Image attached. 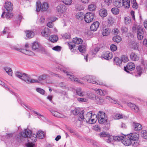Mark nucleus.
Wrapping results in <instances>:
<instances>
[{
    "mask_svg": "<svg viewBox=\"0 0 147 147\" xmlns=\"http://www.w3.org/2000/svg\"><path fill=\"white\" fill-rule=\"evenodd\" d=\"M31 132L29 130L26 129L23 131L21 132L19 134V138L17 137L18 140L19 139H21L22 137L27 138L28 144L27 147H34V144L32 143L35 142L36 141V138L37 137L36 135L34 134H31Z\"/></svg>",
    "mask_w": 147,
    "mask_h": 147,
    "instance_id": "nucleus-1",
    "label": "nucleus"
},
{
    "mask_svg": "<svg viewBox=\"0 0 147 147\" xmlns=\"http://www.w3.org/2000/svg\"><path fill=\"white\" fill-rule=\"evenodd\" d=\"M97 117L96 115L94 114L92 115V113L90 112L83 115V119H84L86 122L90 124H92L96 122V119L94 117Z\"/></svg>",
    "mask_w": 147,
    "mask_h": 147,
    "instance_id": "nucleus-2",
    "label": "nucleus"
},
{
    "mask_svg": "<svg viewBox=\"0 0 147 147\" xmlns=\"http://www.w3.org/2000/svg\"><path fill=\"white\" fill-rule=\"evenodd\" d=\"M36 11L38 12L40 10L42 11H45L49 7L48 4L46 2H44L42 4L40 2L38 1L36 2Z\"/></svg>",
    "mask_w": 147,
    "mask_h": 147,
    "instance_id": "nucleus-3",
    "label": "nucleus"
},
{
    "mask_svg": "<svg viewBox=\"0 0 147 147\" xmlns=\"http://www.w3.org/2000/svg\"><path fill=\"white\" fill-rule=\"evenodd\" d=\"M25 49L21 48H18L16 47H14V49L16 50L28 55L32 56L34 55L32 52L28 50L29 48V46L28 43H26L25 44Z\"/></svg>",
    "mask_w": 147,
    "mask_h": 147,
    "instance_id": "nucleus-4",
    "label": "nucleus"
},
{
    "mask_svg": "<svg viewBox=\"0 0 147 147\" xmlns=\"http://www.w3.org/2000/svg\"><path fill=\"white\" fill-rule=\"evenodd\" d=\"M93 78V77L92 76H87L84 78V79L85 81L86 80V81L88 82H90L93 84H95L100 85H105V84L101 81H97V82H96L94 81H92L91 80H90L91 78H92V80Z\"/></svg>",
    "mask_w": 147,
    "mask_h": 147,
    "instance_id": "nucleus-5",
    "label": "nucleus"
},
{
    "mask_svg": "<svg viewBox=\"0 0 147 147\" xmlns=\"http://www.w3.org/2000/svg\"><path fill=\"white\" fill-rule=\"evenodd\" d=\"M94 18V14L93 13H88L85 15L84 19L87 23H90L93 21Z\"/></svg>",
    "mask_w": 147,
    "mask_h": 147,
    "instance_id": "nucleus-6",
    "label": "nucleus"
},
{
    "mask_svg": "<svg viewBox=\"0 0 147 147\" xmlns=\"http://www.w3.org/2000/svg\"><path fill=\"white\" fill-rule=\"evenodd\" d=\"M82 110L80 108H76L75 109L72 111L73 114L75 115H78L80 112L81 113L78 116V119L79 121H81L83 119V112Z\"/></svg>",
    "mask_w": 147,
    "mask_h": 147,
    "instance_id": "nucleus-7",
    "label": "nucleus"
},
{
    "mask_svg": "<svg viewBox=\"0 0 147 147\" xmlns=\"http://www.w3.org/2000/svg\"><path fill=\"white\" fill-rule=\"evenodd\" d=\"M91 99L95 100L97 96L94 94L90 93L89 95L88 93H84L83 94V102H86L88 100V97Z\"/></svg>",
    "mask_w": 147,
    "mask_h": 147,
    "instance_id": "nucleus-8",
    "label": "nucleus"
},
{
    "mask_svg": "<svg viewBox=\"0 0 147 147\" xmlns=\"http://www.w3.org/2000/svg\"><path fill=\"white\" fill-rule=\"evenodd\" d=\"M99 49L98 47H96L94 49L92 50L88 54L84 57V59L86 60V62L88 61V58H91L92 57L91 56H93L95 55L99 51Z\"/></svg>",
    "mask_w": 147,
    "mask_h": 147,
    "instance_id": "nucleus-9",
    "label": "nucleus"
},
{
    "mask_svg": "<svg viewBox=\"0 0 147 147\" xmlns=\"http://www.w3.org/2000/svg\"><path fill=\"white\" fill-rule=\"evenodd\" d=\"M60 70L63 71L64 73H67V76H69V78L70 79L71 81L76 82L77 83H81L80 82V81L77 78L75 77L73 75H71L69 74H67V72L66 70H64V69L62 68H60Z\"/></svg>",
    "mask_w": 147,
    "mask_h": 147,
    "instance_id": "nucleus-10",
    "label": "nucleus"
},
{
    "mask_svg": "<svg viewBox=\"0 0 147 147\" xmlns=\"http://www.w3.org/2000/svg\"><path fill=\"white\" fill-rule=\"evenodd\" d=\"M127 137L129 138L131 141L138 140L139 137V135L138 134L134 133H131L127 135Z\"/></svg>",
    "mask_w": 147,
    "mask_h": 147,
    "instance_id": "nucleus-11",
    "label": "nucleus"
},
{
    "mask_svg": "<svg viewBox=\"0 0 147 147\" xmlns=\"http://www.w3.org/2000/svg\"><path fill=\"white\" fill-rule=\"evenodd\" d=\"M15 75L16 77L24 81L26 77L28 76V74L25 73H23L19 71L16 72Z\"/></svg>",
    "mask_w": 147,
    "mask_h": 147,
    "instance_id": "nucleus-12",
    "label": "nucleus"
},
{
    "mask_svg": "<svg viewBox=\"0 0 147 147\" xmlns=\"http://www.w3.org/2000/svg\"><path fill=\"white\" fill-rule=\"evenodd\" d=\"M135 67L134 64L132 62H130L127 63L126 67H124V69L125 71L127 72H129L127 71V69L129 70H132L134 69Z\"/></svg>",
    "mask_w": 147,
    "mask_h": 147,
    "instance_id": "nucleus-13",
    "label": "nucleus"
},
{
    "mask_svg": "<svg viewBox=\"0 0 147 147\" xmlns=\"http://www.w3.org/2000/svg\"><path fill=\"white\" fill-rule=\"evenodd\" d=\"M100 23L97 21L94 22L91 25L90 29L91 31H95L99 28Z\"/></svg>",
    "mask_w": 147,
    "mask_h": 147,
    "instance_id": "nucleus-14",
    "label": "nucleus"
},
{
    "mask_svg": "<svg viewBox=\"0 0 147 147\" xmlns=\"http://www.w3.org/2000/svg\"><path fill=\"white\" fill-rule=\"evenodd\" d=\"M57 11L60 13H63L66 11V6L63 4H60L56 7Z\"/></svg>",
    "mask_w": 147,
    "mask_h": 147,
    "instance_id": "nucleus-15",
    "label": "nucleus"
},
{
    "mask_svg": "<svg viewBox=\"0 0 147 147\" xmlns=\"http://www.w3.org/2000/svg\"><path fill=\"white\" fill-rule=\"evenodd\" d=\"M132 126L133 129L135 131H139L142 129V125L136 122H133Z\"/></svg>",
    "mask_w": 147,
    "mask_h": 147,
    "instance_id": "nucleus-16",
    "label": "nucleus"
},
{
    "mask_svg": "<svg viewBox=\"0 0 147 147\" xmlns=\"http://www.w3.org/2000/svg\"><path fill=\"white\" fill-rule=\"evenodd\" d=\"M101 57L105 59L109 60L112 58L113 55L111 53L107 51L103 53Z\"/></svg>",
    "mask_w": 147,
    "mask_h": 147,
    "instance_id": "nucleus-17",
    "label": "nucleus"
},
{
    "mask_svg": "<svg viewBox=\"0 0 147 147\" xmlns=\"http://www.w3.org/2000/svg\"><path fill=\"white\" fill-rule=\"evenodd\" d=\"M127 105L130 107L135 112L138 113L139 111V108L135 104L131 103L130 102H127Z\"/></svg>",
    "mask_w": 147,
    "mask_h": 147,
    "instance_id": "nucleus-18",
    "label": "nucleus"
},
{
    "mask_svg": "<svg viewBox=\"0 0 147 147\" xmlns=\"http://www.w3.org/2000/svg\"><path fill=\"white\" fill-rule=\"evenodd\" d=\"M42 35L45 37H48L50 35V30L48 28H45L41 32Z\"/></svg>",
    "mask_w": 147,
    "mask_h": 147,
    "instance_id": "nucleus-19",
    "label": "nucleus"
},
{
    "mask_svg": "<svg viewBox=\"0 0 147 147\" xmlns=\"http://www.w3.org/2000/svg\"><path fill=\"white\" fill-rule=\"evenodd\" d=\"M4 7L7 11H11L13 9L12 4L10 2H6Z\"/></svg>",
    "mask_w": 147,
    "mask_h": 147,
    "instance_id": "nucleus-20",
    "label": "nucleus"
},
{
    "mask_svg": "<svg viewBox=\"0 0 147 147\" xmlns=\"http://www.w3.org/2000/svg\"><path fill=\"white\" fill-rule=\"evenodd\" d=\"M49 111L51 112L52 114L55 117L62 118L66 117L65 116L58 112L54 111L53 110H49Z\"/></svg>",
    "mask_w": 147,
    "mask_h": 147,
    "instance_id": "nucleus-21",
    "label": "nucleus"
},
{
    "mask_svg": "<svg viewBox=\"0 0 147 147\" xmlns=\"http://www.w3.org/2000/svg\"><path fill=\"white\" fill-rule=\"evenodd\" d=\"M26 83L28 84L33 83H38L39 80L34 79H31L30 78L29 76L28 75V76L26 78L25 81Z\"/></svg>",
    "mask_w": 147,
    "mask_h": 147,
    "instance_id": "nucleus-22",
    "label": "nucleus"
},
{
    "mask_svg": "<svg viewBox=\"0 0 147 147\" xmlns=\"http://www.w3.org/2000/svg\"><path fill=\"white\" fill-rule=\"evenodd\" d=\"M130 58L132 61H136L139 60V57L134 52H133L130 55Z\"/></svg>",
    "mask_w": 147,
    "mask_h": 147,
    "instance_id": "nucleus-23",
    "label": "nucleus"
},
{
    "mask_svg": "<svg viewBox=\"0 0 147 147\" xmlns=\"http://www.w3.org/2000/svg\"><path fill=\"white\" fill-rule=\"evenodd\" d=\"M122 142L123 144L125 145L129 146L132 143L131 140L129 138H125L122 140Z\"/></svg>",
    "mask_w": 147,
    "mask_h": 147,
    "instance_id": "nucleus-24",
    "label": "nucleus"
},
{
    "mask_svg": "<svg viewBox=\"0 0 147 147\" xmlns=\"http://www.w3.org/2000/svg\"><path fill=\"white\" fill-rule=\"evenodd\" d=\"M122 6L125 8H129L130 6V0H122Z\"/></svg>",
    "mask_w": 147,
    "mask_h": 147,
    "instance_id": "nucleus-25",
    "label": "nucleus"
},
{
    "mask_svg": "<svg viewBox=\"0 0 147 147\" xmlns=\"http://www.w3.org/2000/svg\"><path fill=\"white\" fill-rule=\"evenodd\" d=\"M95 102L98 104H102L104 102V99L100 96H97L94 100Z\"/></svg>",
    "mask_w": 147,
    "mask_h": 147,
    "instance_id": "nucleus-26",
    "label": "nucleus"
},
{
    "mask_svg": "<svg viewBox=\"0 0 147 147\" xmlns=\"http://www.w3.org/2000/svg\"><path fill=\"white\" fill-rule=\"evenodd\" d=\"M99 14L102 17H105L107 15V11L104 9H100L99 11Z\"/></svg>",
    "mask_w": 147,
    "mask_h": 147,
    "instance_id": "nucleus-27",
    "label": "nucleus"
},
{
    "mask_svg": "<svg viewBox=\"0 0 147 147\" xmlns=\"http://www.w3.org/2000/svg\"><path fill=\"white\" fill-rule=\"evenodd\" d=\"M26 36L29 38H31L33 37L35 34L34 32L30 30L26 31Z\"/></svg>",
    "mask_w": 147,
    "mask_h": 147,
    "instance_id": "nucleus-28",
    "label": "nucleus"
},
{
    "mask_svg": "<svg viewBox=\"0 0 147 147\" xmlns=\"http://www.w3.org/2000/svg\"><path fill=\"white\" fill-rule=\"evenodd\" d=\"M95 119H96V120L97 119H98V121L100 123L103 124H106L107 122V119L106 117H101L98 118H96Z\"/></svg>",
    "mask_w": 147,
    "mask_h": 147,
    "instance_id": "nucleus-29",
    "label": "nucleus"
},
{
    "mask_svg": "<svg viewBox=\"0 0 147 147\" xmlns=\"http://www.w3.org/2000/svg\"><path fill=\"white\" fill-rule=\"evenodd\" d=\"M144 29L140 26H138L136 29L137 34H144Z\"/></svg>",
    "mask_w": 147,
    "mask_h": 147,
    "instance_id": "nucleus-30",
    "label": "nucleus"
},
{
    "mask_svg": "<svg viewBox=\"0 0 147 147\" xmlns=\"http://www.w3.org/2000/svg\"><path fill=\"white\" fill-rule=\"evenodd\" d=\"M45 132L42 131H39L37 132V136L38 138L39 139H42L45 136Z\"/></svg>",
    "mask_w": 147,
    "mask_h": 147,
    "instance_id": "nucleus-31",
    "label": "nucleus"
},
{
    "mask_svg": "<svg viewBox=\"0 0 147 147\" xmlns=\"http://www.w3.org/2000/svg\"><path fill=\"white\" fill-rule=\"evenodd\" d=\"M3 69L9 76H11L12 75V71L11 69L8 67H4Z\"/></svg>",
    "mask_w": 147,
    "mask_h": 147,
    "instance_id": "nucleus-32",
    "label": "nucleus"
},
{
    "mask_svg": "<svg viewBox=\"0 0 147 147\" xmlns=\"http://www.w3.org/2000/svg\"><path fill=\"white\" fill-rule=\"evenodd\" d=\"M58 39V37L55 35H51L49 38V40L53 42H57Z\"/></svg>",
    "mask_w": 147,
    "mask_h": 147,
    "instance_id": "nucleus-33",
    "label": "nucleus"
},
{
    "mask_svg": "<svg viewBox=\"0 0 147 147\" xmlns=\"http://www.w3.org/2000/svg\"><path fill=\"white\" fill-rule=\"evenodd\" d=\"M73 42L76 44H79L82 43V40L80 38L76 37L74 38Z\"/></svg>",
    "mask_w": 147,
    "mask_h": 147,
    "instance_id": "nucleus-34",
    "label": "nucleus"
},
{
    "mask_svg": "<svg viewBox=\"0 0 147 147\" xmlns=\"http://www.w3.org/2000/svg\"><path fill=\"white\" fill-rule=\"evenodd\" d=\"M121 0H115L114 4L115 6L120 7L122 6Z\"/></svg>",
    "mask_w": 147,
    "mask_h": 147,
    "instance_id": "nucleus-35",
    "label": "nucleus"
},
{
    "mask_svg": "<svg viewBox=\"0 0 147 147\" xmlns=\"http://www.w3.org/2000/svg\"><path fill=\"white\" fill-rule=\"evenodd\" d=\"M48 77V75L47 74H44L38 76V80H39V81H42L46 79Z\"/></svg>",
    "mask_w": 147,
    "mask_h": 147,
    "instance_id": "nucleus-36",
    "label": "nucleus"
},
{
    "mask_svg": "<svg viewBox=\"0 0 147 147\" xmlns=\"http://www.w3.org/2000/svg\"><path fill=\"white\" fill-rule=\"evenodd\" d=\"M114 61L116 65L120 66L121 63V60L118 57H115L114 58Z\"/></svg>",
    "mask_w": 147,
    "mask_h": 147,
    "instance_id": "nucleus-37",
    "label": "nucleus"
},
{
    "mask_svg": "<svg viewBox=\"0 0 147 147\" xmlns=\"http://www.w3.org/2000/svg\"><path fill=\"white\" fill-rule=\"evenodd\" d=\"M113 40L114 42L118 43L121 41V37L119 36H116L113 37Z\"/></svg>",
    "mask_w": 147,
    "mask_h": 147,
    "instance_id": "nucleus-38",
    "label": "nucleus"
},
{
    "mask_svg": "<svg viewBox=\"0 0 147 147\" xmlns=\"http://www.w3.org/2000/svg\"><path fill=\"white\" fill-rule=\"evenodd\" d=\"M124 139V137L123 136H113V139L117 141H119L121 140H123Z\"/></svg>",
    "mask_w": 147,
    "mask_h": 147,
    "instance_id": "nucleus-39",
    "label": "nucleus"
},
{
    "mask_svg": "<svg viewBox=\"0 0 147 147\" xmlns=\"http://www.w3.org/2000/svg\"><path fill=\"white\" fill-rule=\"evenodd\" d=\"M97 116V117H95L96 118H101L102 117H106L105 116V113L102 111H100L97 115H96Z\"/></svg>",
    "mask_w": 147,
    "mask_h": 147,
    "instance_id": "nucleus-40",
    "label": "nucleus"
},
{
    "mask_svg": "<svg viewBox=\"0 0 147 147\" xmlns=\"http://www.w3.org/2000/svg\"><path fill=\"white\" fill-rule=\"evenodd\" d=\"M110 30L108 28L105 29L103 30L102 34L104 36H107L110 33Z\"/></svg>",
    "mask_w": 147,
    "mask_h": 147,
    "instance_id": "nucleus-41",
    "label": "nucleus"
},
{
    "mask_svg": "<svg viewBox=\"0 0 147 147\" xmlns=\"http://www.w3.org/2000/svg\"><path fill=\"white\" fill-rule=\"evenodd\" d=\"M76 17V18L79 20H82L83 19V13L79 12L77 13Z\"/></svg>",
    "mask_w": 147,
    "mask_h": 147,
    "instance_id": "nucleus-42",
    "label": "nucleus"
},
{
    "mask_svg": "<svg viewBox=\"0 0 147 147\" xmlns=\"http://www.w3.org/2000/svg\"><path fill=\"white\" fill-rule=\"evenodd\" d=\"M61 1L66 5H69L72 3V0H61Z\"/></svg>",
    "mask_w": 147,
    "mask_h": 147,
    "instance_id": "nucleus-43",
    "label": "nucleus"
},
{
    "mask_svg": "<svg viewBox=\"0 0 147 147\" xmlns=\"http://www.w3.org/2000/svg\"><path fill=\"white\" fill-rule=\"evenodd\" d=\"M141 136L144 138L147 139V131L145 130L142 131Z\"/></svg>",
    "mask_w": 147,
    "mask_h": 147,
    "instance_id": "nucleus-44",
    "label": "nucleus"
},
{
    "mask_svg": "<svg viewBox=\"0 0 147 147\" xmlns=\"http://www.w3.org/2000/svg\"><path fill=\"white\" fill-rule=\"evenodd\" d=\"M96 6L94 4H90L89 5L88 9L91 11H93L95 10L96 8Z\"/></svg>",
    "mask_w": 147,
    "mask_h": 147,
    "instance_id": "nucleus-45",
    "label": "nucleus"
},
{
    "mask_svg": "<svg viewBox=\"0 0 147 147\" xmlns=\"http://www.w3.org/2000/svg\"><path fill=\"white\" fill-rule=\"evenodd\" d=\"M111 11L114 14H117L119 12V10L116 7L113 8L111 9Z\"/></svg>",
    "mask_w": 147,
    "mask_h": 147,
    "instance_id": "nucleus-46",
    "label": "nucleus"
},
{
    "mask_svg": "<svg viewBox=\"0 0 147 147\" xmlns=\"http://www.w3.org/2000/svg\"><path fill=\"white\" fill-rule=\"evenodd\" d=\"M130 47L136 50L138 49V45L137 43L135 42L132 43L130 46Z\"/></svg>",
    "mask_w": 147,
    "mask_h": 147,
    "instance_id": "nucleus-47",
    "label": "nucleus"
},
{
    "mask_svg": "<svg viewBox=\"0 0 147 147\" xmlns=\"http://www.w3.org/2000/svg\"><path fill=\"white\" fill-rule=\"evenodd\" d=\"M113 136H110L109 134L105 138L106 142L108 143H110L112 140Z\"/></svg>",
    "mask_w": 147,
    "mask_h": 147,
    "instance_id": "nucleus-48",
    "label": "nucleus"
},
{
    "mask_svg": "<svg viewBox=\"0 0 147 147\" xmlns=\"http://www.w3.org/2000/svg\"><path fill=\"white\" fill-rule=\"evenodd\" d=\"M39 47L38 43L37 42H35L33 43L32 45V49L33 50H35L38 49Z\"/></svg>",
    "mask_w": 147,
    "mask_h": 147,
    "instance_id": "nucleus-49",
    "label": "nucleus"
},
{
    "mask_svg": "<svg viewBox=\"0 0 147 147\" xmlns=\"http://www.w3.org/2000/svg\"><path fill=\"white\" fill-rule=\"evenodd\" d=\"M132 3L133 4L132 7L133 8L136 9L138 7L136 0H131Z\"/></svg>",
    "mask_w": 147,
    "mask_h": 147,
    "instance_id": "nucleus-50",
    "label": "nucleus"
},
{
    "mask_svg": "<svg viewBox=\"0 0 147 147\" xmlns=\"http://www.w3.org/2000/svg\"><path fill=\"white\" fill-rule=\"evenodd\" d=\"M121 61H122L125 63L127 62L128 60V58L127 56L125 55H122L121 57Z\"/></svg>",
    "mask_w": 147,
    "mask_h": 147,
    "instance_id": "nucleus-51",
    "label": "nucleus"
},
{
    "mask_svg": "<svg viewBox=\"0 0 147 147\" xmlns=\"http://www.w3.org/2000/svg\"><path fill=\"white\" fill-rule=\"evenodd\" d=\"M131 21V19L129 17H125V22L126 24H129Z\"/></svg>",
    "mask_w": 147,
    "mask_h": 147,
    "instance_id": "nucleus-52",
    "label": "nucleus"
},
{
    "mask_svg": "<svg viewBox=\"0 0 147 147\" xmlns=\"http://www.w3.org/2000/svg\"><path fill=\"white\" fill-rule=\"evenodd\" d=\"M112 2L111 0H105L104 3L105 5V6H108L110 5Z\"/></svg>",
    "mask_w": 147,
    "mask_h": 147,
    "instance_id": "nucleus-53",
    "label": "nucleus"
},
{
    "mask_svg": "<svg viewBox=\"0 0 147 147\" xmlns=\"http://www.w3.org/2000/svg\"><path fill=\"white\" fill-rule=\"evenodd\" d=\"M62 37L65 39H68L70 38V35L69 33H65L63 35Z\"/></svg>",
    "mask_w": 147,
    "mask_h": 147,
    "instance_id": "nucleus-54",
    "label": "nucleus"
},
{
    "mask_svg": "<svg viewBox=\"0 0 147 147\" xmlns=\"http://www.w3.org/2000/svg\"><path fill=\"white\" fill-rule=\"evenodd\" d=\"M52 49L53 50L55 51H61V47L60 46H57L53 47Z\"/></svg>",
    "mask_w": 147,
    "mask_h": 147,
    "instance_id": "nucleus-55",
    "label": "nucleus"
},
{
    "mask_svg": "<svg viewBox=\"0 0 147 147\" xmlns=\"http://www.w3.org/2000/svg\"><path fill=\"white\" fill-rule=\"evenodd\" d=\"M13 15L12 13L10 12H7L5 15V17L7 19H9L13 17Z\"/></svg>",
    "mask_w": 147,
    "mask_h": 147,
    "instance_id": "nucleus-56",
    "label": "nucleus"
},
{
    "mask_svg": "<svg viewBox=\"0 0 147 147\" xmlns=\"http://www.w3.org/2000/svg\"><path fill=\"white\" fill-rule=\"evenodd\" d=\"M36 91L42 94H44L45 92L44 90L39 88H37L36 89Z\"/></svg>",
    "mask_w": 147,
    "mask_h": 147,
    "instance_id": "nucleus-57",
    "label": "nucleus"
},
{
    "mask_svg": "<svg viewBox=\"0 0 147 147\" xmlns=\"http://www.w3.org/2000/svg\"><path fill=\"white\" fill-rule=\"evenodd\" d=\"M76 93L77 95L80 96H82V92L81 91V89L80 88H78L76 90Z\"/></svg>",
    "mask_w": 147,
    "mask_h": 147,
    "instance_id": "nucleus-58",
    "label": "nucleus"
},
{
    "mask_svg": "<svg viewBox=\"0 0 147 147\" xmlns=\"http://www.w3.org/2000/svg\"><path fill=\"white\" fill-rule=\"evenodd\" d=\"M136 69L138 72V74L139 76H140L141 74L142 69L140 66H137L136 67Z\"/></svg>",
    "mask_w": 147,
    "mask_h": 147,
    "instance_id": "nucleus-59",
    "label": "nucleus"
},
{
    "mask_svg": "<svg viewBox=\"0 0 147 147\" xmlns=\"http://www.w3.org/2000/svg\"><path fill=\"white\" fill-rule=\"evenodd\" d=\"M109 135L105 132H102L99 134V135L100 137H105V138Z\"/></svg>",
    "mask_w": 147,
    "mask_h": 147,
    "instance_id": "nucleus-60",
    "label": "nucleus"
},
{
    "mask_svg": "<svg viewBox=\"0 0 147 147\" xmlns=\"http://www.w3.org/2000/svg\"><path fill=\"white\" fill-rule=\"evenodd\" d=\"M110 48L112 51H114L116 50L117 47L116 45L112 44L111 45Z\"/></svg>",
    "mask_w": 147,
    "mask_h": 147,
    "instance_id": "nucleus-61",
    "label": "nucleus"
},
{
    "mask_svg": "<svg viewBox=\"0 0 147 147\" xmlns=\"http://www.w3.org/2000/svg\"><path fill=\"white\" fill-rule=\"evenodd\" d=\"M115 119H119L122 118H123V116L120 114H117L115 115Z\"/></svg>",
    "mask_w": 147,
    "mask_h": 147,
    "instance_id": "nucleus-62",
    "label": "nucleus"
},
{
    "mask_svg": "<svg viewBox=\"0 0 147 147\" xmlns=\"http://www.w3.org/2000/svg\"><path fill=\"white\" fill-rule=\"evenodd\" d=\"M95 90L96 91V93L99 95H102L103 94L102 91L100 89H96Z\"/></svg>",
    "mask_w": 147,
    "mask_h": 147,
    "instance_id": "nucleus-63",
    "label": "nucleus"
},
{
    "mask_svg": "<svg viewBox=\"0 0 147 147\" xmlns=\"http://www.w3.org/2000/svg\"><path fill=\"white\" fill-rule=\"evenodd\" d=\"M71 43L70 42L69 43H68V46L69 48V49H70L71 51H73L74 50V49H73L75 47V45H73L71 44Z\"/></svg>",
    "mask_w": 147,
    "mask_h": 147,
    "instance_id": "nucleus-64",
    "label": "nucleus"
}]
</instances>
